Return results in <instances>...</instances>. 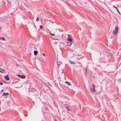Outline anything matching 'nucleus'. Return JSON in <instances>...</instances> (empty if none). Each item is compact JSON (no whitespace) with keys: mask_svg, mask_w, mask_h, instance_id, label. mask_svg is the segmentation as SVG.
Here are the masks:
<instances>
[{"mask_svg":"<svg viewBox=\"0 0 121 121\" xmlns=\"http://www.w3.org/2000/svg\"><path fill=\"white\" fill-rule=\"evenodd\" d=\"M73 43L67 42V44L69 46H71V44L72 43Z\"/></svg>","mask_w":121,"mask_h":121,"instance_id":"nucleus-6","label":"nucleus"},{"mask_svg":"<svg viewBox=\"0 0 121 121\" xmlns=\"http://www.w3.org/2000/svg\"><path fill=\"white\" fill-rule=\"evenodd\" d=\"M69 61L71 64H75V62H71L70 60H69Z\"/></svg>","mask_w":121,"mask_h":121,"instance_id":"nucleus-13","label":"nucleus"},{"mask_svg":"<svg viewBox=\"0 0 121 121\" xmlns=\"http://www.w3.org/2000/svg\"><path fill=\"white\" fill-rule=\"evenodd\" d=\"M50 33L51 35L54 36L55 35L54 34H52L50 32Z\"/></svg>","mask_w":121,"mask_h":121,"instance_id":"nucleus-14","label":"nucleus"},{"mask_svg":"<svg viewBox=\"0 0 121 121\" xmlns=\"http://www.w3.org/2000/svg\"><path fill=\"white\" fill-rule=\"evenodd\" d=\"M47 30H49L48 29H47Z\"/></svg>","mask_w":121,"mask_h":121,"instance_id":"nucleus-27","label":"nucleus"},{"mask_svg":"<svg viewBox=\"0 0 121 121\" xmlns=\"http://www.w3.org/2000/svg\"><path fill=\"white\" fill-rule=\"evenodd\" d=\"M16 66H17V67H18V66H19V65H17H17H16Z\"/></svg>","mask_w":121,"mask_h":121,"instance_id":"nucleus-23","label":"nucleus"},{"mask_svg":"<svg viewBox=\"0 0 121 121\" xmlns=\"http://www.w3.org/2000/svg\"><path fill=\"white\" fill-rule=\"evenodd\" d=\"M9 93H3V95H4V96H5V95H9Z\"/></svg>","mask_w":121,"mask_h":121,"instance_id":"nucleus-7","label":"nucleus"},{"mask_svg":"<svg viewBox=\"0 0 121 121\" xmlns=\"http://www.w3.org/2000/svg\"><path fill=\"white\" fill-rule=\"evenodd\" d=\"M39 17H37L36 18V21H39Z\"/></svg>","mask_w":121,"mask_h":121,"instance_id":"nucleus-15","label":"nucleus"},{"mask_svg":"<svg viewBox=\"0 0 121 121\" xmlns=\"http://www.w3.org/2000/svg\"><path fill=\"white\" fill-rule=\"evenodd\" d=\"M92 86L91 88L90 91L92 93L95 91V86L93 84H92Z\"/></svg>","mask_w":121,"mask_h":121,"instance_id":"nucleus-2","label":"nucleus"},{"mask_svg":"<svg viewBox=\"0 0 121 121\" xmlns=\"http://www.w3.org/2000/svg\"><path fill=\"white\" fill-rule=\"evenodd\" d=\"M3 90H1V93L2 92H3Z\"/></svg>","mask_w":121,"mask_h":121,"instance_id":"nucleus-24","label":"nucleus"},{"mask_svg":"<svg viewBox=\"0 0 121 121\" xmlns=\"http://www.w3.org/2000/svg\"><path fill=\"white\" fill-rule=\"evenodd\" d=\"M66 108L67 110L68 111H71V110L68 107H66Z\"/></svg>","mask_w":121,"mask_h":121,"instance_id":"nucleus-12","label":"nucleus"},{"mask_svg":"<svg viewBox=\"0 0 121 121\" xmlns=\"http://www.w3.org/2000/svg\"><path fill=\"white\" fill-rule=\"evenodd\" d=\"M4 77L5 79L7 80H9L8 75H7L6 76H4Z\"/></svg>","mask_w":121,"mask_h":121,"instance_id":"nucleus-4","label":"nucleus"},{"mask_svg":"<svg viewBox=\"0 0 121 121\" xmlns=\"http://www.w3.org/2000/svg\"><path fill=\"white\" fill-rule=\"evenodd\" d=\"M3 83L2 82H0V85H3Z\"/></svg>","mask_w":121,"mask_h":121,"instance_id":"nucleus-20","label":"nucleus"},{"mask_svg":"<svg viewBox=\"0 0 121 121\" xmlns=\"http://www.w3.org/2000/svg\"><path fill=\"white\" fill-rule=\"evenodd\" d=\"M117 12H118V13L119 14H120V12H119V11L118 10V9H117Z\"/></svg>","mask_w":121,"mask_h":121,"instance_id":"nucleus-18","label":"nucleus"},{"mask_svg":"<svg viewBox=\"0 0 121 121\" xmlns=\"http://www.w3.org/2000/svg\"><path fill=\"white\" fill-rule=\"evenodd\" d=\"M113 6L114 8L116 9H117V7L115 6L114 5H113Z\"/></svg>","mask_w":121,"mask_h":121,"instance_id":"nucleus-17","label":"nucleus"},{"mask_svg":"<svg viewBox=\"0 0 121 121\" xmlns=\"http://www.w3.org/2000/svg\"><path fill=\"white\" fill-rule=\"evenodd\" d=\"M65 83H67L68 85L70 86L71 85V83L69 82H67V81H66L65 82Z\"/></svg>","mask_w":121,"mask_h":121,"instance_id":"nucleus-9","label":"nucleus"},{"mask_svg":"<svg viewBox=\"0 0 121 121\" xmlns=\"http://www.w3.org/2000/svg\"><path fill=\"white\" fill-rule=\"evenodd\" d=\"M55 121H56V119H55Z\"/></svg>","mask_w":121,"mask_h":121,"instance_id":"nucleus-25","label":"nucleus"},{"mask_svg":"<svg viewBox=\"0 0 121 121\" xmlns=\"http://www.w3.org/2000/svg\"><path fill=\"white\" fill-rule=\"evenodd\" d=\"M43 26L42 25H41L40 26V28L41 29L43 28Z\"/></svg>","mask_w":121,"mask_h":121,"instance_id":"nucleus-19","label":"nucleus"},{"mask_svg":"<svg viewBox=\"0 0 121 121\" xmlns=\"http://www.w3.org/2000/svg\"><path fill=\"white\" fill-rule=\"evenodd\" d=\"M17 76L19 77L22 79H24L26 78V76L24 75H18Z\"/></svg>","mask_w":121,"mask_h":121,"instance_id":"nucleus-3","label":"nucleus"},{"mask_svg":"<svg viewBox=\"0 0 121 121\" xmlns=\"http://www.w3.org/2000/svg\"><path fill=\"white\" fill-rule=\"evenodd\" d=\"M0 72L3 73L4 72V70L2 69H0Z\"/></svg>","mask_w":121,"mask_h":121,"instance_id":"nucleus-10","label":"nucleus"},{"mask_svg":"<svg viewBox=\"0 0 121 121\" xmlns=\"http://www.w3.org/2000/svg\"><path fill=\"white\" fill-rule=\"evenodd\" d=\"M38 53V52L37 51H35L34 52V54L35 55H36L37 54V53Z\"/></svg>","mask_w":121,"mask_h":121,"instance_id":"nucleus-8","label":"nucleus"},{"mask_svg":"<svg viewBox=\"0 0 121 121\" xmlns=\"http://www.w3.org/2000/svg\"><path fill=\"white\" fill-rule=\"evenodd\" d=\"M118 29L119 28L118 26L116 27L115 28V30L113 31L112 32L113 34H114L115 35H116L117 33L118 32Z\"/></svg>","mask_w":121,"mask_h":121,"instance_id":"nucleus-1","label":"nucleus"},{"mask_svg":"<svg viewBox=\"0 0 121 121\" xmlns=\"http://www.w3.org/2000/svg\"><path fill=\"white\" fill-rule=\"evenodd\" d=\"M67 40H68V42L73 43L72 41L73 40V39H72L67 38Z\"/></svg>","mask_w":121,"mask_h":121,"instance_id":"nucleus-5","label":"nucleus"},{"mask_svg":"<svg viewBox=\"0 0 121 121\" xmlns=\"http://www.w3.org/2000/svg\"><path fill=\"white\" fill-rule=\"evenodd\" d=\"M43 55L44 56H45V54L43 53Z\"/></svg>","mask_w":121,"mask_h":121,"instance_id":"nucleus-21","label":"nucleus"},{"mask_svg":"<svg viewBox=\"0 0 121 121\" xmlns=\"http://www.w3.org/2000/svg\"><path fill=\"white\" fill-rule=\"evenodd\" d=\"M0 39H1V38H0Z\"/></svg>","mask_w":121,"mask_h":121,"instance_id":"nucleus-26","label":"nucleus"},{"mask_svg":"<svg viewBox=\"0 0 121 121\" xmlns=\"http://www.w3.org/2000/svg\"><path fill=\"white\" fill-rule=\"evenodd\" d=\"M48 85H49L50 86H51L50 85V84L49 82H48Z\"/></svg>","mask_w":121,"mask_h":121,"instance_id":"nucleus-22","label":"nucleus"},{"mask_svg":"<svg viewBox=\"0 0 121 121\" xmlns=\"http://www.w3.org/2000/svg\"><path fill=\"white\" fill-rule=\"evenodd\" d=\"M68 35V36L67 38L71 39L72 36L70 35Z\"/></svg>","mask_w":121,"mask_h":121,"instance_id":"nucleus-11","label":"nucleus"},{"mask_svg":"<svg viewBox=\"0 0 121 121\" xmlns=\"http://www.w3.org/2000/svg\"><path fill=\"white\" fill-rule=\"evenodd\" d=\"M1 39H2V40H4L5 39V38H4V37H2L1 38Z\"/></svg>","mask_w":121,"mask_h":121,"instance_id":"nucleus-16","label":"nucleus"}]
</instances>
